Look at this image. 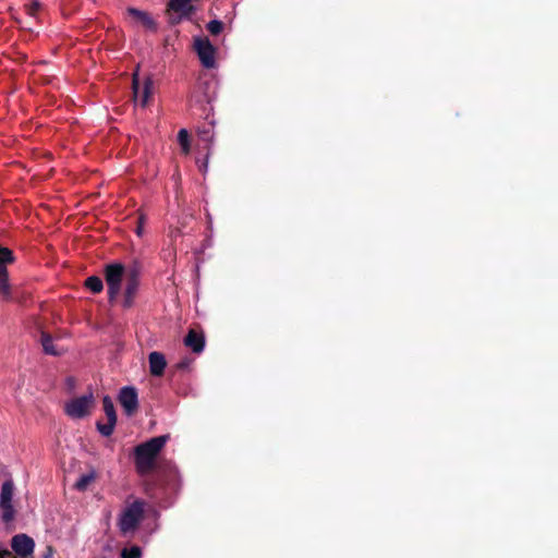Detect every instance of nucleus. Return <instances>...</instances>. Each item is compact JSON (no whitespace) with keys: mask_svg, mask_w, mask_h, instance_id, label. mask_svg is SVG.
<instances>
[{"mask_svg":"<svg viewBox=\"0 0 558 558\" xmlns=\"http://www.w3.org/2000/svg\"><path fill=\"white\" fill-rule=\"evenodd\" d=\"M194 49L199 58L202 65L206 69L216 66L217 49L207 37L197 36L194 38Z\"/></svg>","mask_w":558,"mask_h":558,"instance_id":"20e7f679","label":"nucleus"},{"mask_svg":"<svg viewBox=\"0 0 558 558\" xmlns=\"http://www.w3.org/2000/svg\"><path fill=\"white\" fill-rule=\"evenodd\" d=\"M133 93L134 100L136 104H140L142 107H145L149 100V97L153 94V81L150 77L145 78L143 86L141 87L138 81V74H133Z\"/></svg>","mask_w":558,"mask_h":558,"instance_id":"1a4fd4ad","label":"nucleus"},{"mask_svg":"<svg viewBox=\"0 0 558 558\" xmlns=\"http://www.w3.org/2000/svg\"><path fill=\"white\" fill-rule=\"evenodd\" d=\"M143 223H144V216H143V215H141V216H140L138 227L136 228V233H137V235H140V236L143 234V230H144V229H143Z\"/></svg>","mask_w":558,"mask_h":558,"instance_id":"bb28decb","label":"nucleus"},{"mask_svg":"<svg viewBox=\"0 0 558 558\" xmlns=\"http://www.w3.org/2000/svg\"><path fill=\"white\" fill-rule=\"evenodd\" d=\"M223 28V24L221 21L219 20H211L210 22H208L207 24V31L213 34V35H218L221 33Z\"/></svg>","mask_w":558,"mask_h":558,"instance_id":"b1692460","label":"nucleus"},{"mask_svg":"<svg viewBox=\"0 0 558 558\" xmlns=\"http://www.w3.org/2000/svg\"><path fill=\"white\" fill-rule=\"evenodd\" d=\"M126 12L134 19L136 23L142 24L146 29L156 31V23L147 12L135 8H129Z\"/></svg>","mask_w":558,"mask_h":558,"instance_id":"f8f14e48","label":"nucleus"},{"mask_svg":"<svg viewBox=\"0 0 558 558\" xmlns=\"http://www.w3.org/2000/svg\"><path fill=\"white\" fill-rule=\"evenodd\" d=\"M0 298L9 301L12 298L11 284L9 282V274L7 268H0Z\"/></svg>","mask_w":558,"mask_h":558,"instance_id":"4468645a","label":"nucleus"},{"mask_svg":"<svg viewBox=\"0 0 558 558\" xmlns=\"http://www.w3.org/2000/svg\"><path fill=\"white\" fill-rule=\"evenodd\" d=\"M14 257L11 250L0 245V268H7V264L13 263Z\"/></svg>","mask_w":558,"mask_h":558,"instance_id":"412c9836","label":"nucleus"},{"mask_svg":"<svg viewBox=\"0 0 558 558\" xmlns=\"http://www.w3.org/2000/svg\"><path fill=\"white\" fill-rule=\"evenodd\" d=\"M41 8V3L39 0H31V2L26 5V12L29 16L35 17L37 11Z\"/></svg>","mask_w":558,"mask_h":558,"instance_id":"393cba45","label":"nucleus"},{"mask_svg":"<svg viewBox=\"0 0 558 558\" xmlns=\"http://www.w3.org/2000/svg\"><path fill=\"white\" fill-rule=\"evenodd\" d=\"M125 268L120 263H113L106 266L105 277L108 286V298L109 301H114L121 292V283L123 278L126 276Z\"/></svg>","mask_w":558,"mask_h":558,"instance_id":"7ed1b4c3","label":"nucleus"},{"mask_svg":"<svg viewBox=\"0 0 558 558\" xmlns=\"http://www.w3.org/2000/svg\"><path fill=\"white\" fill-rule=\"evenodd\" d=\"M178 142L184 154L190 153V136L185 129H181L178 133Z\"/></svg>","mask_w":558,"mask_h":558,"instance_id":"aec40b11","label":"nucleus"},{"mask_svg":"<svg viewBox=\"0 0 558 558\" xmlns=\"http://www.w3.org/2000/svg\"><path fill=\"white\" fill-rule=\"evenodd\" d=\"M207 161L203 162L201 166H199V170L204 173H206L207 171Z\"/></svg>","mask_w":558,"mask_h":558,"instance_id":"c85d7f7f","label":"nucleus"},{"mask_svg":"<svg viewBox=\"0 0 558 558\" xmlns=\"http://www.w3.org/2000/svg\"><path fill=\"white\" fill-rule=\"evenodd\" d=\"M104 411L108 422L117 423V415L113 402L110 397L106 396L102 400Z\"/></svg>","mask_w":558,"mask_h":558,"instance_id":"f3484780","label":"nucleus"},{"mask_svg":"<svg viewBox=\"0 0 558 558\" xmlns=\"http://www.w3.org/2000/svg\"><path fill=\"white\" fill-rule=\"evenodd\" d=\"M52 555H53V549L52 547H47V551L46 554L43 556V558H52Z\"/></svg>","mask_w":558,"mask_h":558,"instance_id":"cd10ccee","label":"nucleus"},{"mask_svg":"<svg viewBox=\"0 0 558 558\" xmlns=\"http://www.w3.org/2000/svg\"><path fill=\"white\" fill-rule=\"evenodd\" d=\"M184 344L194 353H201L205 347V338L202 333H198L195 330H190L184 338Z\"/></svg>","mask_w":558,"mask_h":558,"instance_id":"ddd939ff","label":"nucleus"},{"mask_svg":"<svg viewBox=\"0 0 558 558\" xmlns=\"http://www.w3.org/2000/svg\"><path fill=\"white\" fill-rule=\"evenodd\" d=\"M114 426H116V423H112V422H107V423H97V429L98 432L105 436V437H109L112 435L113 430H114Z\"/></svg>","mask_w":558,"mask_h":558,"instance_id":"5701e85b","label":"nucleus"},{"mask_svg":"<svg viewBox=\"0 0 558 558\" xmlns=\"http://www.w3.org/2000/svg\"><path fill=\"white\" fill-rule=\"evenodd\" d=\"M85 286L94 293H99L104 289L102 280L97 276L88 277Z\"/></svg>","mask_w":558,"mask_h":558,"instance_id":"6ab92c4d","label":"nucleus"},{"mask_svg":"<svg viewBox=\"0 0 558 558\" xmlns=\"http://www.w3.org/2000/svg\"><path fill=\"white\" fill-rule=\"evenodd\" d=\"M145 504L141 500H135L126 506L121 512L118 521L119 529L123 535L133 533L144 514Z\"/></svg>","mask_w":558,"mask_h":558,"instance_id":"f03ea898","label":"nucleus"},{"mask_svg":"<svg viewBox=\"0 0 558 558\" xmlns=\"http://www.w3.org/2000/svg\"><path fill=\"white\" fill-rule=\"evenodd\" d=\"M140 287V277L138 271L135 267L128 270L125 276V290H124V299H123V306L124 307H131L134 298L136 295V292Z\"/></svg>","mask_w":558,"mask_h":558,"instance_id":"0eeeda50","label":"nucleus"},{"mask_svg":"<svg viewBox=\"0 0 558 558\" xmlns=\"http://www.w3.org/2000/svg\"><path fill=\"white\" fill-rule=\"evenodd\" d=\"M14 484L12 480L3 482L0 490V510L3 522L9 523L15 517L13 507Z\"/></svg>","mask_w":558,"mask_h":558,"instance_id":"39448f33","label":"nucleus"},{"mask_svg":"<svg viewBox=\"0 0 558 558\" xmlns=\"http://www.w3.org/2000/svg\"><path fill=\"white\" fill-rule=\"evenodd\" d=\"M11 547L17 556L21 558H27L34 553L35 542L27 534L21 533L12 537Z\"/></svg>","mask_w":558,"mask_h":558,"instance_id":"6e6552de","label":"nucleus"},{"mask_svg":"<svg viewBox=\"0 0 558 558\" xmlns=\"http://www.w3.org/2000/svg\"><path fill=\"white\" fill-rule=\"evenodd\" d=\"M94 397L93 393H87L78 398L70 400L65 404V413L72 418H82L89 413L93 405Z\"/></svg>","mask_w":558,"mask_h":558,"instance_id":"423d86ee","label":"nucleus"},{"mask_svg":"<svg viewBox=\"0 0 558 558\" xmlns=\"http://www.w3.org/2000/svg\"><path fill=\"white\" fill-rule=\"evenodd\" d=\"M95 478L96 472L90 470L88 473H85L77 478L74 487L80 492H84L87 489L88 485L95 481Z\"/></svg>","mask_w":558,"mask_h":558,"instance_id":"dca6fc26","label":"nucleus"},{"mask_svg":"<svg viewBox=\"0 0 558 558\" xmlns=\"http://www.w3.org/2000/svg\"><path fill=\"white\" fill-rule=\"evenodd\" d=\"M149 372L153 376H161L167 366L165 355L160 352L153 351L148 355Z\"/></svg>","mask_w":558,"mask_h":558,"instance_id":"9b49d317","label":"nucleus"},{"mask_svg":"<svg viewBox=\"0 0 558 558\" xmlns=\"http://www.w3.org/2000/svg\"><path fill=\"white\" fill-rule=\"evenodd\" d=\"M169 439V435L150 438L135 447L134 456L137 471L141 474L148 473L155 464V459Z\"/></svg>","mask_w":558,"mask_h":558,"instance_id":"f257e3e1","label":"nucleus"},{"mask_svg":"<svg viewBox=\"0 0 558 558\" xmlns=\"http://www.w3.org/2000/svg\"><path fill=\"white\" fill-rule=\"evenodd\" d=\"M142 557V549L141 547L134 545L130 548H124L121 551V558H141Z\"/></svg>","mask_w":558,"mask_h":558,"instance_id":"4be33fe9","label":"nucleus"},{"mask_svg":"<svg viewBox=\"0 0 558 558\" xmlns=\"http://www.w3.org/2000/svg\"><path fill=\"white\" fill-rule=\"evenodd\" d=\"M0 558H13V556L9 549L0 547Z\"/></svg>","mask_w":558,"mask_h":558,"instance_id":"a878e982","label":"nucleus"},{"mask_svg":"<svg viewBox=\"0 0 558 558\" xmlns=\"http://www.w3.org/2000/svg\"><path fill=\"white\" fill-rule=\"evenodd\" d=\"M41 344H43V349H44L45 353L50 354V355H59L60 354V351L56 349V347L53 344V340L50 336L43 335Z\"/></svg>","mask_w":558,"mask_h":558,"instance_id":"a211bd4d","label":"nucleus"},{"mask_svg":"<svg viewBox=\"0 0 558 558\" xmlns=\"http://www.w3.org/2000/svg\"><path fill=\"white\" fill-rule=\"evenodd\" d=\"M192 0H170L168 8L174 12L181 13L182 16H186L192 11L190 2Z\"/></svg>","mask_w":558,"mask_h":558,"instance_id":"2eb2a0df","label":"nucleus"},{"mask_svg":"<svg viewBox=\"0 0 558 558\" xmlns=\"http://www.w3.org/2000/svg\"><path fill=\"white\" fill-rule=\"evenodd\" d=\"M118 400L128 415H132L138 408L137 390L133 386L123 387L119 392Z\"/></svg>","mask_w":558,"mask_h":558,"instance_id":"9d476101","label":"nucleus"}]
</instances>
